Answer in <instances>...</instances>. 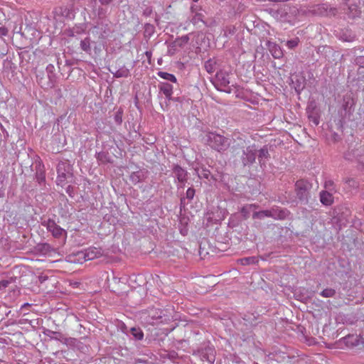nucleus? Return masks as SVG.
Segmentation results:
<instances>
[{
    "mask_svg": "<svg viewBox=\"0 0 364 364\" xmlns=\"http://www.w3.org/2000/svg\"><path fill=\"white\" fill-rule=\"evenodd\" d=\"M204 140L208 146L219 152L227 150L230 144L228 138L211 132L206 133Z\"/></svg>",
    "mask_w": 364,
    "mask_h": 364,
    "instance_id": "1",
    "label": "nucleus"
},
{
    "mask_svg": "<svg viewBox=\"0 0 364 364\" xmlns=\"http://www.w3.org/2000/svg\"><path fill=\"white\" fill-rule=\"evenodd\" d=\"M237 147L243 149L241 161L244 166L251 165L255 161L257 150L255 144L245 147V141L240 139Z\"/></svg>",
    "mask_w": 364,
    "mask_h": 364,
    "instance_id": "2",
    "label": "nucleus"
},
{
    "mask_svg": "<svg viewBox=\"0 0 364 364\" xmlns=\"http://www.w3.org/2000/svg\"><path fill=\"white\" fill-rule=\"evenodd\" d=\"M311 188L312 184L306 180L301 179L296 182L295 192L296 197L301 203L308 204Z\"/></svg>",
    "mask_w": 364,
    "mask_h": 364,
    "instance_id": "3",
    "label": "nucleus"
},
{
    "mask_svg": "<svg viewBox=\"0 0 364 364\" xmlns=\"http://www.w3.org/2000/svg\"><path fill=\"white\" fill-rule=\"evenodd\" d=\"M215 87L220 91L230 93L232 89L230 86V75L224 70L218 71L215 75V79L213 82Z\"/></svg>",
    "mask_w": 364,
    "mask_h": 364,
    "instance_id": "4",
    "label": "nucleus"
},
{
    "mask_svg": "<svg viewBox=\"0 0 364 364\" xmlns=\"http://www.w3.org/2000/svg\"><path fill=\"white\" fill-rule=\"evenodd\" d=\"M71 166L67 162L60 161L57 166V184L64 186L67 180L73 176Z\"/></svg>",
    "mask_w": 364,
    "mask_h": 364,
    "instance_id": "5",
    "label": "nucleus"
},
{
    "mask_svg": "<svg viewBox=\"0 0 364 364\" xmlns=\"http://www.w3.org/2000/svg\"><path fill=\"white\" fill-rule=\"evenodd\" d=\"M94 31L102 40L107 39L113 32L111 23L107 19H102L98 21L94 27Z\"/></svg>",
    "mask_w": 364,
    "mask_h": 364,
    "instance_id": "6",
    "label": "nucleus"
},
{
    "mask_svg": "<svg viewBox=\"0 0 364 364\" xmlns=\"http://www.w3.org/2000/svg\"><path fill=\"white\" fill-rule=\"evenodd\" d=\"M314 15L322 16H334L337 14L338 10L335 7H331L327 4H321L315 5L311 10Z\"/></svg>",
    "mask_w": 364,
    "mask_h": 364,
    "instance_id": "7",
    "label": "nucleus"
},
{
    "mask_svg": "<svg viewBox=\"0 0 364 364\" xmlns=\"http://www.w3.org/2000/svg\"><path fill=\"white\" fill-rule=\"evenodd\" d=\"M215 350L213 346L209 344H205L204 347L198 348L193 351V355H199L203 360L213 363L215 361Z\"/></svg>",
    "mask_w": 364,
    "mask_h": 364,
    "instance_id": "8",
    "label": "nucleus"
},
{
    "mask_svg": "<svg viewBox=\"0 0 364 364\" xmlns=\"http://www.w3.org/2000/svg\"><path fill=\"white\" fill-rule=\"evenodd\" d=\"M42 225L46 227L47 230L55 238H60V237L66 235V231L58 225L52 219L44 220L42 222Z\"/></svg>",
    "mask_w": 364,
    "mask_h": 364,
    "instance_id": "9",
    "label": "nucleus"
},
{
    "mask_svg": "<svg viewBox=\"0 0 364 364\" xmlns=\"http://www.w3.org/2000/svg\"><path fill=\"white\" fill-rule=\"evenodd\" d=\"M350 52L353 58L352 62L360 66L359 70L364 69V55H360L361 53L364 52V48H354L351 49Z\"/></svg>",
    "mask_w": 364,
    "mask_h": 364,
    "instance_id": "10",
    "label": "nucleus"
},
{
    "mask_svg": "<svg viewBox=\"0 0 364 364\" xmlns=\"http://www.w3.org/2000/svg\"><path fill=\"white\" fill-rule=\"evenodd\" d=\"M269 218L274 220H284L289 215V210L279 207H272L269 210Z\"/></svg>",
    "mask_w": 364,
    "mask_h": 364,
    "instance_id": "11",
    "label": "nucleus"
},
{
    "mask_svg": "<svg viewBox=\"0 0 364 364\" xmlns=\"http://www.w3.org/2000/svg\"><path fill=\"white\" fill-rule=\"evenodd\" d=\"M43 333L46 336L48 337L50 340H55L65 344H67L68 342V338L60 332L53 331L52 330L45 328Z\"/></svg>",
    "mask_w": 364,
    "mask_h": 364,
    "instance_id": "12",
    "label": "nucleus"
},
{
    "mask_svg": "<svg viewBox=\"0 0 364 364\" xmlns=\"http://www.w3.org/2000/svg\"><path fill=\"white\" fill-rule=\"evenodd\" d=\"M266 46L274 58L279 59L283 57V50L276 43L267 41L266 42Z\"/></svg>",
    "mask_w": 364,
    "mask_h": 364,
    "instance_id": "13",
    "label": "nucleus"
},
{
    "mask_svg": "<svg viewBox=\"0 0 364 364\" xmlns=\"http://www.w3.org/2000/svg\"><path fill=\"white\" fill-rule=\"evenodd\" d=\"M55 13L68 19H73L75 18V12L72 4L56 9Z\"/></svg>",
    "mask_w": 364,
    "mask_h": 364,
    "instance_id": "14",
    "label": "nucleus"
},
{
    "mask_svg": "<svg viewBox=\"0 0 364 364\" xmlns=\"http://www.w3.org/2000/svg\"><path fill=\"white\" fill-rule=\"evenodd\" d=\"M172 171L176 178L180 183H185L188 179L187 171L178 164H173Z\"/></svg>",
    "mask_w": 364,
    "mask_h": 364,
    "instance_id": "15",
    "label": "nucleus"
},
{
    "mask_svg": "<svg viewBox=\"0 0 364 364\" xmlns=\"http://www.w3.org/2000/svg\"><path fill=\"white\" fill-rule=\"evenodd\" d=\"M148 171L144 169H140L132 172L129 176V180L134 184L143 181L147 177Z\"/></svg>",
    "mask_w": 364,
    "mask_h": 364,
    "instance_id": "16",
    "label": "nucleus"
},
{
    "mask_svg": "<svg viewBox=\"0 0 364 364\" xmlns=\"http://www.w3.org/2000/svg\"><path fill=\"white\" fill-rule=\"evenodd\" d=\"M159 89L166 96L167 100L168 102L171 101L173 94V85L168 82H162L159 84Z\"/></svg>",
    "mask_w": 364,
    "mask_h": 364,
    "instance_id": "17",
    "label": "nucleus"
},
{
    "mask_svg": "<svg viewBox=\"0 0 364 364\" xmlns=\"http://www.w3.org/2000/svg\"><path fill=\"white\" fill-rule=\"evenodd\" d=\"M346 5L348 6V14L349 17L353 18L360 14V11L355 4V0H346Z\"/></svg>",
    "mask_w": 364,
    "mask_h": 364,
    "instance_id": "18",
    "label": "nucleus"
},
{
    "mask_svg": "<svg viewBox=\"0 0 364 364\" xmlns=\"http://www.w3.org/2000/svg\"><path fill=\"white\" fill-rule=\"evenodd\" d=\"M321 203L326 205L329 206L333 203V197L331 192L322 191L319 193Z\"/></svg>",
    "mask_w": 364,
    "mask_h": 364,
    "instance_id": "19",
    "label": "nucleus"
},
{
    "mask_svg": "<svg viewBox=\"0 0 364 364\" xmlns=\"http://www.w3.org/2000/svg\"><path fill=\"white\" fill-rule=\"evenodd\" d=\"M35 250L37 252L41 254V255H47L50 253L51 252H54L55 250L53 247H51L50 245L48 243H40L38 244Z\"/></svg>",
    "mask_w": 364,
    "mask_h": 364,
    "instance_id": "20",
    "label": "nucleus"
},
{
    "mask_svg": "<svg viewBox=\"0 0 364 364\" xmlns=\"http://www.w3.org/2000/svg\"><path fill=\"white\" fill-rule=\"evenodd\" d=\"M270 158L268 148L264 146L258 151V159L261 166L265 164L266 161Z\"/></svg>",
    "mask_w": 364,
    "mask_h": 364,
    "instance_id": "21",
    "label": "nucleus"
},
{
    "mask_svg": "<svg viewBox=\"0 0 364 364\" xmlns=\"http://www.w3.org/2000/svg\"><path fill=\"white\" fill-rule=\"evenodd\" d=\"M204 68L208 73H214L218 68V60L215 58H210L205 62Z\"/></svg>",
    "mask_w": 364,
    "mask_h": 364,
    "instance_id": "22",
    "label": "nucleus"
},
{
    "mask_svg": "<svg viewBox=\"0 0 364 364\" xmlns=\"http://www.w3.org/2000/svg\"><path fill=\"white\" fill-rule=\"evenodd\" d=\"M114 77H127L129 75L130 72L128 68H127L124 65L119 67L118 69L115 70V71H112Z\"/></svg>",
    "mask_w": 364,
    "mask_h": 364,
    "instance_id": "23",
    "label": "nucleus"
},
{
    "mask_svg": "<svg viewBox=\"0 0 364 364\" xmlns=\"http://www.w3.org/2000/svg\"><path fill=\"white\" fill-rule=\"evenodd\" d=\"M100 255V252L97 248L89 249L84 253V258L85 260H92Z\"/></svg>",
    "mask_w": 364,
    "mask_h": 364,
    "instance_id": "24",
    "label": "nucleus"
},
{
    "mask_svg": "<svg viewBox=\"0 0 364 364\" xmlns=\"http://www.w3.org/2000/svg\"><path fill=\"white\" fill-rule=\"evenodd\" d=\"M189 36L188 35L183 36L180 38H176L173 43V45L174 47H179L183 48L185 45H186L189 41Z\"/></svg>",
    "mask_w": 364,
    "mask_h": 364,
    "instance_id": "25",
    "label": "nucleus"
},
{
    "mask_svg": "<svg viewBox=\"0 0 364 364\" xmlns=\"http://www.w3.org/2000/svg\"><path fill=\"white\" fill-rule=\"evenodd\" d=\"M252 208H256L257 205L255 204L246 205L241 208L240 213L244 219H247L250 217V213Z\"/></svg>",
    "mask_w": 364,
    "mask_h": 364,
    "instance_id": "26",
    "label": "nucleus"
},
{
    "mask_svg": "<svg viewBox=\"0 0 364 364\" xmlns=\"http://www.w3.org/2000/svg\"><path fill=\"white\" fill-rule=\"evenodd\" d=\"M157 74L160 77H161L164 80H166L168 81H170V82H172L174 83L177 82V79L175 77V75H173V74H171V73H168L166 72H164V71H159Z\"/></svg>",
    "mask_w": 364,
    "mask_h": 364,
    "instance_id": "27",
    "label": "nucleus"
},
{
    "mask_svg": "<svg viewBox=\"0 0 364 364\" xmlns=\"http://www.w3.org/2000/svg\"><path fill=\"white\" fill-rule=\"evenodd\" d=\"M353 105V100L350 96H345L343 97V104L342 107L346 112L350 111Z\"/></svg>",
    "mask_w": 364,
    "mask_h": 364,
    "instance_id": "28",
    "label": "nucleus"
},
{
    "mask_svg": "<svg viewBox=\"0 0 364 364\" xmlns=\"http://www.w3.org/2000/svg\"><path fill=\"white\" fill-rule=\"evenodd\" d=\"M144 35L145 38H149L155 32V27L151 23H145Z\"/></svg>",
    "mask_w": 364,
    "mask_h": 364,
    "instance_id": "29",
    "label": "nucleus"
},
{
    "mask_svg": "<svg viewBox=\"0 0 364 364\" xmlns=\"http://www.w3.org/2000/svg\"><path fill=\"white\" fill-rule=\"evenodd\" d=\"M37 167L36 173V178L38 183L41 184L46 180L45 173L41 168V165L39 164Z\"/></svg>",
    "mask_w": 364,
    "mask_h": 364,
    "instance_id": "30",
    "label": "nucleus"
},
{
    "mask_svg": "<svg viewBox=\"0 0 364 364\" xmlns=\"http://www.w3.org/2000/svg\"><path fill=\"white\" fill-rule=\"evenodd\" d=\"M336 294V290L332 288H326L320 293V295L324 298H332L334 297Z\"/></svg>",
    "mask_w": 364,
    "mask_h": 364,
    "instance_id": "31",
    "label": "nucleus"
},
{
    "mask_svg": "<svg viewBox=\"0 0 364 364\" xmlns=\"http://www.w3.org/2000/svg\"><path fill=\"white\" fill-rule=\"evenodd\" d=\"M80 48L86 53H90L91 51L90 38H85L84 40L80 41Z\"/></svg>",
    "mask_w": 364,
    "mask_h": 364,
    "instance_id": "32",
    "label": "nucleus"
},
{
    "mask_svg": "<svg viewBox=\"0 0 364 364\" xmlns=\"http://www.w3.org/2000/svg\"><path fill=\"white\" fill-rule=\"evenodd\" d=\"M131 333L133 336V337L137 340L141 341L144 338V333L140 328H131Z\"/></svg>",
    "mask_w": 364,
    "mask_h": 364,
    "instance_id": "33",
    "label": "nucleus"
},
{
    "mask_svg": "<svg viewBox=\"0 0 364 364\" xmlns=\"http://www.w3.org/2000/svg\"><path fill=\"white\" fill-rule=\"evenodd\" d=\"M269 210H261V211H258V212H255L252 215V218L254 219H260V220H262L264 218H269Z\"/></svg>",
    "mask_w": 364,
    "mask_h": 364,
    "instance_id": "34",
    "label": "nucleus"
},
{
    "mask_svg": "<svg viewBox=\"0 0 364 364\" xmlns=\"http://www.w3.org/2000/svg\"><path fill=\"white\" fill-rule=\"evenodd\" d=\"M355 35L352 33H348L347 32H342L341 33L339 38L345 42H353L355 40Z\"/></svg>",
    "mask_w": 364,
    "mask_h": 364,
    "instance_id": "35",
    "label": "nucleus"
},
{
    "mask_svg": "<svg viewBox=\"0 0 364 364\" xmlns=\"http://www.w3.org/2000/svg\"><path fill=\"white\" fill-rule=\"evenodd\" d=\"M324 188L326 191L336 193L337 191L334 182L332 180H326L324 182Z\"/></svg>",
    "mask_w": 364,
    "mask_h": 364,
    "instance_id": "36",
    "label": "nucleus"
},
{
    "mask_svg": "<svg viewBox=\"0 0 364 364\" xmlns=\"http://www.w3.org/2000/svg\"><path fill=\"white\" fill-rule=\"evenodd\" d=\"M16 279V277H10L0 281V290L5 289L10 284L15 282Z\"/></svg>",
    "mask_w": 364,
    "mask_h": 364,
    "instance_id": "37",
    "label": "nucleus"
},
{
    "mask_svg": "<svg viewBox=\"0 0 364 364\" xmlns=\"http://www.w3.org/2000/svg\"><path fill=\"white\" fill-rule=\"evenodd\" d=\"M242 265H247L250 264H255L257 262V259L255 257H244L240 259Z\"/></svg>",
    "mask_w": 364,
    "mask_h": 364,
    "instance_id": "38",
    "label": "nucleus"
},
{
    "mask_svg": "<svg viewBox=\"0 0 364 364\" xmlns=\"http://www.w3.org/2000/svg\"><path fill=\"white\" fill-rule=\"evenodd\" d=\"M203 16L202 14H200V13H196L195 14V15L192 17L191 21L192 22L193 24L194 25H196L198 24L199 22H203L204 23L203 21Z\"/></svg>",
    "mask_w": 364,
    "mask_h": 364,
    "instance_id": "39",
    "label": "nucleus"
},
{
    "mask_svg": "<svg viewBox=\"0 0 364 364\" xmlns=\"http://www.w3.org/2000/svg\"><path fill=\"white\" fill-rule=\"evenodd\" d=\"M198 174L199 177L208 179L210 175V172L207 168H201L200 170H198Z\"/></svg>",
    "mask_w": 364,
    "mask_h": 364,
    "instance_id": "40",
    "label": "nucleus"
},
{
    "mask_svg": "<svg viewBox=\"0 0 364 364\" xmlns=\"http://www.w3.org/2000/svg\"><path fill=\"white\" fill-rule=\"evenodd\" d=\"M122 114L123 111L122 109H119L117 112H116L114 114V122L117 124H121L122 122Z\"/></svg>",
    "mask_w": 364,
    "mask_h": 364,
    "instance_id": "41",
    "label": "nucleus"
},
{
    "mask_svg": "<svg viewBox=\"0 0 364 364\" xmlns=\"http://www.w3.org/2000/svg\"><path fill=\"white\" fill-rule=\"evenodd\" d=\"M195 189L193 188H188V190L186 191V198L188 199V200H192L195 196Z\"/></svg>",
    "mask_w": 364,
    "mask_h": 364,
    "instance_id": "42",
    "label": "nucleus"
},
{
    "mask_svg": "<svg viewBox=\"0 0 364 364\" xmlns=\"http://www.w3.org/2000/svg\"><path fill=\"white\" fill-rule=\"evenodd\" d=\"M299 41L297 38L291 39L287 42V46L289 48L292 49L298 46Z\"/></svg>",
    "mask_w": 364,
    "mask_h": 364,
    "instance_id": "43",
    "label": "nucleus"
},
{
    "mask_svg": "<svg viewBox=\"0 0 364 364\" xmlns=\"http://www.w3.org/2000/svg\"><path fill=\"white\" fill-rule=\"evenodd\" d=\"M97 159L98 161L105 163L107 161V154L105 152L97 154Z\"/></svg>",
    "mask_w": 364,
    "mask_h": 364,
    "instance_id": "44",
    "label": "nucleus"
},
{
    "mask_svg": "<svg viewBox=\"0 0 364 364\" xmlns=\"http://www.w3.org/2000/svg\"><path fill=\"white\" fill-rule=\"evenodd\" d=\"M9 30L5 26H0V37L5 36L8 34Z\"/></svg>",
    "mask_w": 364,
    "mask_h": 364,
    "instance_id": "45",
    "label": "nucleus"
},
{
    "mask_svg": "<svg viewBox=\"0 0 364 364\" xmlns=\"http://www.w3.org/2000/svg\"><path fill=\"white\" fill-rule=\"evenodd\" d=\"M346 182L354 188H356L358 186L357 182L353 178H348L346 180Z\"/></svg>",
    "mask_w": 364,
    "mask_h": 364,
    "instance_id": "46",
    "label": "nucleus"
},
{
    "mask_svg": "<svg viewBox=\"0 0 364 364\" xmlns=\"http://www.w3.org/2000/svg\"><path fill=\"white\" fill-rule=\"evenodd\" d=\"M309 118L311 122H312L314 124V125L317 126L319 124V119L317 117L311 116Z\"/></svg>",
    "mask_w": 364,
    "mask_h": 364,
    "instance_id": "47",
    "label": "nucleus"
},
{
    "mask_svg": "<svg viewBox=\"0 0 364 364\" xmlns=\"http://www.w3.org/2000/svg\"><path fill=\"white\" fill-rule=\"evenodd\" d=\"M55 70V68L54 66L52 65V64H49L47 65L46 67V71L48 73H53V72Z\"/></svg>",
    "mask_w": 364,
    "mask_h": 364,
    "instance_id": "48",
    "label": "nucleus"
},
{
    "mask_svg": "<svg viewBox=\"0 0 364 364\" xmlns=\"http://www.w3.org/2000/svg\"><path fill=\"white\" fill-rule=\"evenodd\" d=\"M340 139H341V137H340V136L338 134H336L335 132L333 133V134H332V140L333 141H338L340 140Z\"/></svg>",
    "mask_w": 364,
    "mask_h": 364,
    "instance_id": "49",
    "label": "nucleus"
},
{
    "mask_svg": "<svg viewBox=\"0 0 364 364\" xmlns=\"http://www.w3.org/2000/svg\"><path fill=\"white\" fill-rule=\"evenodd\" d=\"M151 12H152V10L151 9L146 8L144 11L143 14H144V16H149L151 14Z\"/></svg>",
    "mask_w": 364,
    "mask_h": 364,
    "instance_id": "50",
    "label": "nucleus"
},
{
    "mask_svg": "<svg viewBox=\"0 0 364 364\" xmlns=\"http://www.w3.org/2000/svg\"><path fill=\"white\" fill-rule=\"evenodd\" d=\"M73 189V188L71 186H68L66 188V192L70 196H72Z\"/></svg>",
    "mask_w": 364,
    "mask_h": 364,
    "instance_id": "51",
    "label": "nucleus"
},
{
    "mask_svg": "<svg viewBox=\"0 0 364 364\" xmlns=\"http://www.w3.org/2000/svg\"><path fill=\"white\" fill-rule=\"evenodd\" d=\"M100 2L103 5L109 4L112 0H99Z\"/></svg>",
    "mask_w": 364,
    "mask_h": 364,
    "instance_id": "52",
    "label": "nucleus"
},
{
    "mask_svg": "<svg viewBox=\"0 0 364 364\" xmlns=\"http://www.w3.org/2000/svg\"><path fill=\"white\" fill-rule=\"evenodd\" d=\"M138 363L146 364V363H147V360L138 358V359L135 360V363Z\"/></svg>",
    "mask_w": 364,
    "mask_h": 364,
    "instance_id": "53",
    "label": "nucleus"
},
{
    "mask_svg": "<svg viewBox=\"0 0 364 364\" xmlns=\"http://www.w3.org/2000/svg\"><path fill=\"white\" fill-rule=\"evenodd\" d=\"M185 200H186V198H182L181 199V205H185V204H186Z\"/></svg>",
    "mask_w": 364,
    "mask_h": 364,
    "instance_id": "54",
    "label": "nucleus"
},
{
    "mask_svg": "<svg viewBox=\"0 0 364 364\" xmlns=\"http://www.w3.org/2000/svg\"><path fill=\"white\" fill-rule=\"evenodd\" d=\"M171 100L174 101V102H180V98L179 97H172V99Z\"/></svg>",
    "mask_w": 364,
    "mask_h": 364,
    "instance_id": "55",
    "label": "nucleus"
},
{
    "mask_svg": "<svg viewBox=\"0 0 364 364\" xmlns=\"http://www.w3.org/2000/svg\"><path fill=\"white\" fill-rule=\"evenodd\" d=\"M145 55L150 58L151 55V53L150 51H146Z\"/></svg>",
    "mask_w": 364,
    "mask_h": 364,
    "instance_id": "56",
    "label": "nucleus"
},
{
    "mask_svg": "<svg viewBox=\"0 0 364 364\" xmlns=\"http://www.w3.org/2000/svg\"><path fill=\"white\" fill-rule=\"evenodd\" d=\"M303 87H301L300 85H299L297 87H295L296 91H299L300 90H302Z\"/></svg>",
    "mask_w": 364,
    "mask_h": 364,
    "instance_id": "57",
    "label": "nucleus"
},
{
    "mask_svg": "<svg viewBox=\"0 0 364 364\" xmlns=\"http://www.w3.org/2000/svg\"><path fill=\"white\" fill-rule=\"evenodd\" d=\"M27 306H30V304L28 303H25L22 307H27Z\"/></svg>",
    "mask_w": 364,
    "mask_h": 364,
    "instance_id": "58",
    "label": "nucleus"
},
{
    "mask_svg": "<svg viewBox=\"0 0 364 364\" xmlns=\"http://www.w3.org/2000/svg\"><path fill=\"white\" fill-rule=\"evenodd\" d=\"M191 10L193 12V11H194L193 6L191 7Z\"/></svg>",
    "mask_w": 364,
    "mask_h": 364,
    "instance_id": "59",
    "label": "nucleus"
},
{
    "mask_svg": "<svg viewBox=\"0 0 364 364\" xmlns=\"http://www.w3.org/2000/svg\"><path fill=\"white\" fill-rule=\"evenodd\" d=\"M2 195H3V193L0 192V197H1Z\"/></svg>",
    "mask_w": 364,
    "mask_h": 364,
    "instance_id": "60",
    "label": "nucleus"
},
{
    "mask_svg": "<svg viewBox=\"0 0 364 364\" xmlns=\"http://www.w3.org/2000/svg\"><path fill=\"white\" fill-rule=\"evenodd\" d=\"M193 1L196 2V1H198V0H193Z\"/></svg>",
    "mask_w": 364,
    "mask_h": 364,
    "instance_id": "61",
    "label": "nucleus"
},
{
    "mask_svg": "<svg viewBox=\"0 0 364 364\" xmlns=\"http://www.w3.org/2000/svg\"><path fill=\"white\" fill-rule=\"evenodd\" d=\"M363 195H364V193H363Z\"/></svg>",
    "mask_w": 364,
    "mask_h": 364,
    "instance_id": "62",
    "label": "nucleus"
},
{
    "mask_svg": "<svg viewBox=\"0 0 364 364\" xmlns=\"http://www.w3.org/2000/svg\"><path fill=\"white\" fill-rule=\"evenodd\" d=\"M363 299H364V297H363Z\"/></svg>",
    "mask_w": 364,
    "mask_h": 364,
    "instance_id": "63",
    "label": "nucleus"
}]
</instances>
